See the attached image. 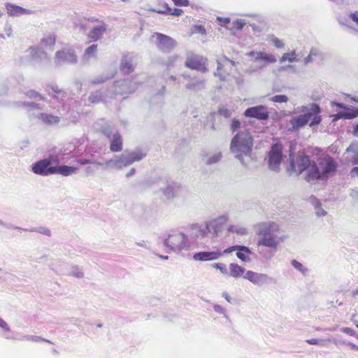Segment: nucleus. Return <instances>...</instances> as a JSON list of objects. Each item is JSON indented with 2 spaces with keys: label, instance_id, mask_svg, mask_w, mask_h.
<instances>
[{
  "label": "nucleus",
  "instance_id": "nucleus-56",
  "mask_svg": "<svg viewBox=\"0 0 358 358\" xmlns=\"http://www.w3.org/2000/svg\"><path fill=\"white\" fill-rule=\"evenodd\" d=\"M176 6H188L189 5V0H172Z\"/></svg>",
  "mask_w": 358,
  "mask_h": 358
},
{
  "label": "nucleus",
  "instance_id": "nucleus-2",
  "mask_svg": "<svg viewBox=\"0 0 358 358\" xmlns=\"http://www.w3.org/2000/svg\"><path fill=\"white\" fill-rule=\"evenodd\" d=\"M256 234L259 238L257 246H264L276 251L280 243L282 242L285 237H278L277 234L280 230L279 225L274 222H262L255 225Z\"/></svg>",
  "mask_w": 358,
  "mask_h": 358
},
{
  "label": "nucleus",
  "instance_id": "nucleus-23",
  "mask_svg": "<svg viewBox=\"0 0 358 358\" xmlns=\"http://www.w3.org/2000/svg\"><path fill=\"white\" fill-rule=\"evenodd\" d=\"M110 141V149L112 152H117L122 150V138L118 131L113 134Z\"/></svg>",
  "mask_w": 358,
  "mask_h": 358
},
{
  "label": "nucleus",
  "instance_id": "nucleus-11",
  "mask_svg": "<svg viewBox=\"0 0 358 358\" xmlns=\"http://www.w3.org/2000/svg\"><path fill=\"white\" fill-rule=\"evenodd\" d=\"M152 38H155V44L159 50L163 53H169L177 46V42L169 36L161 33H154Z\"/></svg>",
  "mask_w": 358,
  "mask_h": 358
},
{
  "label": "nucleus",
  "instance_id": "nucleus-10",
  "mask_svg": "<svg viewBox=\"0 0 358 358\" xmlns=\"http://www.w3.org/2000/svg\"><path fill=\"white\" fill-rule=\"evenodd\" d=\"M217 64L215 76L220 80H226L229 77L232 69L236 66V62L223 55L217 59Z\"/></svg>",
  "mask_w": 358,
  "mask_h": 358
},
{
  "label": "nucleus",
  "instance_id": "nucleus-21",
  "mask_svg": "<svg viewBox=\"0 0 358 358\" xmlns=\"http://www.w3.org/2000/svg\"><path fill=\"white\" fill-rule=\"evenodd\" d=\"M358 117V108L350 106L347 107L343 110L338 111L336 115L335 119L351 120Z\"/></svg>",
  "mask_w": 358,
  "mask_h": 358
},
{
  "label": "nucleus",
  "instance_id": "nucleus-8",
  "mask_svg": "<svg viewBox=\"0 0 358 358\" xmlns=\"http://www.w3.org/2000/svg\"><path fill=\"white\" fill-rule=\"evenodd\" d=\"M145 154L140 150H136L129 152H124L119 156H115L114 159L108 160L106 166H112L117 169H122L136 162H139L145 157Z\"/></svg>",
  "mask_w": 358,
  "mask_h": 358
},
{
  "label": "nucleus",
  "instance_id": "nucleus-42",
  "mask_svg": "<svg viewBox=\"0 0 358 358\" xmlns=\"http://www.w3.org/2000/svg\"><path fill=\"white\" fill-rule=\"evenodd\" d=\"M15 106L17 107H25L29 109H35L38 108V104L34 102L29 101H16L14 103Z\"/></svg>",
  "mask_w": 358,
  "mask_h": 358
},
{
  "label": "nucleus",
  "instance_id": "nucleus-55",
  "mask_svg": "<svg viewBox=\"0 0 358 358\" xmlns=\"http://www.w3.org/2000/svg\"><path fill=\"white\" fill-rule=\"evenodd\" d=\"M0 328H1L3 331L10 332V328L8 324L0 317Z\"/></svg>",
  "mask_w": 358,
  "mask_h": 358
},
{
  "label": "nucleus",
  "instance_id": "nucleus-6",
  "mask_svg": "<svg viewBox=\"0 0 358 358\" xmlns=\"http://www.w3.org/2000/svg\"><path fill=\"white\" fill-rule=\"evenodd\" d=\"M64 153L62 151L50 154L48 157L34 162L31 165V171L35 174L48 176L55 175L56 165L61 164Z\"/></svg>",
  "mask_w": 358,
  "mask_h": 358
},
{
  "label": "nucleus",
  "instance_id": "nucleus-25",
  "mask_svg": "<svg viewBox=\"0 0 358 358\" xmlns=\"http://www.w3.org/2000/svg\"><path fill=\"white\" fill-rule=\"evenodd\" d=\"M7 13L10 16H17L21 15H28L32 13V11L23 8L15 4L8 3L6 6Z\"/></svg>",
  "mask_w": 358,
  "mask_h": 358
},
{
  "label": "nucleus",
  "instance_id": "nucleus-49",
  "mask_svg": "<svg viewBox=\"0 0 358 358\" xmlns=\"http://www.w3.org/2000/svg\"><path fill=\"white\" fill-rule=\"evenodd\" d=\"M241 123L239 120L233 118L231 122L230 129L232 132H235L241 127Z\"/></svg>",
  "mask_w": 358,
  "mask_h": 358
},
{
  "label": "nucleus",
  "instance_id": "nucleus-30",
  "mask_svg": "<svg viewBox=\"0 0 358 358\" xmlns=\"http://www.w3.org/2000/svg\"><path fill=\"white\" fill-rule=\"evenodd\" d=\"M306 342L310 345H318L321 346H326L327 343H333L334 344H337L338 343V340L336 338H327V339H317V338H311L306 341Z\"/></svg>",
  "mask_w": 358,
  "mask_h": 358
},
{
  "label": "nucleus",
  "instance_id": "nucleus-57",
  "mask_svg": "<svg viewBox=\"0 0 358 358\" xmlns=\"http://www.w3.org/2000/svg\"><path fill=\"white\" fill-rule=\"evenodd\" d=\"M341 331L348 334V335H350V336H355V330H353L351 328H349V327H343Z\"/></svg>",
  "mask_w": 358,
  "mask_h": 358
},
{
  "label": "nucleus",
  "instance_id": "nucleus-19",
  "mask_svg": "<svg viewBox=\"0 0 358 358\" xmlns=\"http://www.w3.org/2000/svg\"><path fill=\"white\" fill-rule=\"evenodd\" d=\"M162 182L166 184L164 188L161 187L164 195L166 197V199L173 198L180 189V185L173 180H166L165 181L162 180Z\"/></svg>",
  "mask_w": 358,
  "mask_h": 358
},
{
  "label": "nucleus",
  "instance_id": "nucleus-59",
  "mask_svg": "<svg viewBox=\"0 0 358 358\" xmlns=\"http://www.w3.org/2000/svg\"><path fill=\"white\" fill-rule=\"evenodd\" d=\"M194 31H198V32L201 33L203 34L206 33V30H205L203 26H202V25H195V26H194Z\"/></svg>",
  "mask_w": 358,
  "mask_h": 358
},
{
  "label": "nucleus",
  "instance_id": "nucleus-31",
  "mask_svg": "<svg viewBox=\"0 0 358 358\" xmlns=\"http://www.w3.org/2000/svg\"><path fill=\"white\" fill-rule=\"evenodd\" d=\"M107 91H93L91 92L89 100L91 103H96L99 102H106V100L103 98V92H106ZM111 92L113 91H110Z\"/></svg>",
  "mask_w": 358,
  "mask_h": 358
},
{
  "label": "nucleus",
  "instance_id": "nucleus-3",
  "mask_svg": "<svg viewBox=\"0 0 358 358\" xmlns=\"http://www.w3.org/2000/svg\"><path fill=\"white\" fill-rule=\"evenodd\" d=\"M299 111L303 113V114L289 120V124L292 125L290 131H298L308 124L310 127H313L321 123V108L317 103H313L309 106H303Z\"/></svg>",
  "mask_w": 358,
  "mask_h": 358
},
{
  "label": "nucleus",
  "instance_id": "nucleus-14",
  "mask_svg": "<svg viewBox=\"0 0 358 358\" xmlns=\"http://www.w3.org/2000/svg\"><path fill=\"white\" fill-rule=\"evenodd\" d=\"M245 117L255 118L260 121L267 120L269 117V112L266 106L257 105L248 108L243 113Z\"/></svg>",
  "mask_w": 358,
  "mask_h": 358
},
{
  "label": "nucleus",
  "instance_id": "nucleus-53",
  "mask_svg": "<svg viewBox=\"0 0 358 358\" xmlns=\"http://www.w3.org/2000/svg\"><path fill=\"white\" fill-rule=\"evenodd\" d=\"M272 100L277 103H284L287 101L288 98L286 95L280 94L274 96Z\"/></svg>",
  "mask_w": 358,
  "mask_h": 358
},
{
  "label": "nucleus",
  "instance_id": "nucleus-64",
  "mask_svg": "<svg viewBox=\"0 0 358 358\" xmlns=\"http://www.w3.org/2000/svg\"><path fill=\"white\" fill-rule=\"evenodd\" d=\"M353 135L358 137V122L353 127Z\"/></svg>",
  "mask_w": 358,
  "mask_h": 358
},
{
  "label": "nucleus",
  "instance_id": "nucleus-63",
  "mask_svg": "<svg viewBox=\"0 0 358 358\" xmlns=\"http://www.w3.org/2000/svg\"><path fill=\"white\" fill-rule=\"evenodd\" d=\"M222 296L230 303H233V301H232V299L231 297L229 296V294L226 292H224L222 293Z\"/></svg>",
  "mask_w": 358,
  "mask_h": 358
},
{
  "label": "nucleus",
  "instance_id": "nucleus-41",
  "mask_svg": "<svg viewBox=\"0 0 358 358\" xmlns=\"http://www.w3.org/2000/svg\"><path fill=\"white\" fill-rule=\"evenodd\" d=\"M97 50L98 45L93 44L85 49L84 56L87 58L95 57L97 52Z\"/></svg>",
  "mask_w": 358,
  "mask_h": 358
},
{
  "label": "nucleus",
  "instance_id": "nucleus-51",
  "mask_svg": "<svg viewBox=\"0 0 358 358\" xmlns=\"http://www.w3.org/2000/svg\"><path fill=\"white\" fill-rule=\"evenodd\" d=\"M213 309L214 310L219 313V314H222V315H224V316L226 317V318H228V316L227 315V310L225 309V308H224L223 306H222L221 305H219V304H215L213 306Z\"/></svg>",
  "mask_w": 358,
  "mask_h": 358
},
{
  "label": "nucleus",
  "instance_id": "nucleus-13",
  "mask_svg": "<svg viewBox=\"0 0 358 358\" xmlns=\"http://www.w3.org/2000/svg\"><path fill=\"white\" fill-rule=\"evenodd\" d=\"M243 278L249 280L253 285L262 287L274 282V279L266 273L247 271Z\"/></svg>",
  "mask_w": 358,
  "mask_h": 358
},
{
  "label": "nucleus",
  "instance_id": "nucleus-22",
  "mask_svg": "<svg viewBox=\"0 0 358 358\" xmlns=\"http://www.w3.org/2000/svg\"><path fill=\"white\" fill-rule=\"evenodd\" d=\"M252 253L250 248L244 245H239L238 249L236 251V257L243 262L250 263L252 259L250 257V255Z\"/></svg>",
  "mask_w": 358,
  "mask_h": 358
},
{
  "label": "nucleus",
  "instance_id": "nucleus-24",
  "mask_svg": "<svg viewBox=\"0 0 358 358\" xmlns=\"http://www.w3.org/2000/svg\"><path fill=\"white\" fill-rule=\"evenodd\" d=\"M246 269L238 265L236 263H231L229 266V277H232L234 278H239L241 277L243 278V275L245 274Z\"/></svg>",
  "mask_w": 358,
  "mask_h": 358
},
{
  "label": "nucleus",
  "instance_id": "nucleus-61",
  "mask_svg": "<svg viewBox=\"0 0 358 358\" xmlns=\"http://www.w3.org/2000/svg\"><path fill=\"white\" fill-rule=\"evenodd\" d=\"M351 20L358 25V13L356 11L350 15Z\"/></svg>",
  "mask_w": 358,
  "mask_h": 358
},
{
  "label": "nucleus",
  "instance_id": "nucleus-7",
  "mask_svg": "<svg viewBox=\"0 0 358 358\" xmlns=\"http://www.w3.org/2000/svg\"><path fill=\"white\" fill-rule=\"evenodd\" d=\"M162 241L168 252L183 254V252H187L191 248L189 236L179 231H171L167 238H163Z\"/></svg>",
  "mask_w": 358,
  "mask_h": 358
},
{
  "label": "nucleus",
  "instance_id": "nucleus-20",
  "mask_svg": "<svg viewBox=\"0 0 358 358\" xmlns=\"http://www.w3.org/2000/svg\"><path fill=\"white\" fill-rule=\"evenodd\" d=\"M220 255L221 253L217 251H201L194 253L193 259L195 261H210L217 259Z\"/></svg>",
  "mask_w": 358,
  "mask_h": 358
},
{
  "label": "nucleus",
  "instance_id": "nucleus-58",
  "mask_svg": "<svg viewBox=\"0 0 358 358\" xmlns=\"http://www.w3.org/2000/svg\"><path fill=\"white\" fill-rule=\"evenodd\" d=\"M238 247H239V245H232L231 247L226 248L223 252L225 254H228V253L232 252L233 251H237V249H238Z\"/></svg>",
  "mask_w": 358,
  "mask_h": 358
},
{
  "label": "nucleus",
  "instance_id": "nucleus-62",
  "mask_svg": "<svg viewBox=\"0 0 358 358\" xmlns=\"http://www.w3.org/2000/svg\"><path fill=\"white\" fill-rule=\"evenodd\" d=\"M350 175L352 178L355 176L358 177V166H355L350 171Z\"/></svg>",
  "mask_w": 358,
  "mask_h": 358
},
{
  "label": "nucleus",
  "instance_id": "nucleus-1",
  "mask_svg": "<svg viewBox=\"0 0 358 358\" xmlns=\"http://www.w3.org/2000/svg\"><path fill=\"white\" fill-rule=\"evenodd\" d=\"M338 168V162L330 155H326L319 159L318 164L313 162L312 168L306 174V180L308 182L313 180L326 181L335 175Z\"/></svg>",
  "mask_w": 358,
  "mask_h": 358
},
{
  "label": "nucleus",
  "instance_id": "nucleus-35",
  "mask_svg": "<svg viewBox=\"0 0 358 358\" xmlns=\"http://www.w3.org/2000/svg\"><path fill=\"white\" fill-rule=\"evenodd\" d=\"M56 43V37L55 34H49L43 37L41 43L45 47H53Z\"/></svg>",
  "mask_w": 358,
  "mask_h": 358
},
{
  "label": "nucleus",
  "instance_id": "nucleus-27",
  "mask_svg": "<svg viewBox=\"0 0 358 358\" xmlns=\"http://www.w3.org/2000/svg\"><path fill=\"white\" fill-rule=\"evenodd\" d=\"M76 167L68 165H60V164H58V165H56L55 174L69 176L76 173Z\"/></svg>",
  "mask_w": 358,
  "mask_h": 358
},
{
  "label": "nucleus",
  "instance_id": "nucleus-60",
  "mask_svg": "<svg viewBox=\"0 0 358 358\" xmlns=\"http://www.w3.org/2000/svg\"><path fill=\"white\" fill-rule=\"evenodd\" d=\"M273 42L275 45V46L278 48H280L283 46V43L280 40L278 39V38H275L273 40Z\"/></svg>",
  "mask_w": 358,
  "mask_h": 358
},
{
  "label": "nucleus",
  "instance_id": "nucleus-52",
  "mask_svg": "<svg viewBox=\"0 0 358 358\" xmlns=\"http://www.w3.org/2000/svg\"><path fill=\"white\" fill-rule=\"evenodd\" d=\"M26 96L31 99H42V96L37 91H27Z\"/></svg>",
  "mask_w": 358,
  "mask_h": 358
},
{
  "label": "nucleus",
  "instance_id": "nucleus-38",
  "mask_svg": "<svg viewBox=\"0 0 358 358\" xmlns=\"http://www.w3.org/2000/svg\"><path fill=\"white\" fill-rule=\"evenodd\" d=\"M296 60V54L294 50L283 54L282 56L281 57V58L280 59V61L281 63H283L285 62H293Z\"/></svg>",
  "mask_w": 358,
  "mask_h": 358
},
{
  "label": "nucleus",
  "instance_id": "nucleus-44",
  "mask_svg": "<svg viewBox=\"0 0 358 358\" xmlns=\"http://www.w3.org/2000/svg\"><path fill=\"white\" fill-rule=\"evenodd\" d=\"M245 24V23L244 20L241 19H238L236 20L233 21L232 26L228 28L231 31L241 30Z\"/></svg>",
  "mask_w": 358,
  "mask_h": 358
},
{
  "label": "nucleus",
  "instance_id": "nucleus-36",
  "mask_svg": "<svg viewBox=\"0 0 358 358\" xmlns=\"http://www.w3.org/2000/svg\"><path fill=\"white\" fill-rule=\"evenodd\" d=\"M24 231H30V232H37L38 234H41L48 236H50L52 235L51 231L44 227H32L30 229H24Z\"/></svg>",
  "mask_w": 358,
  "mask_h": 358
},
{
  "label": "nucleus",
  "instance_id": "nucleus-46",
  "mask_svg": "<svg viewBox=\"0 0 358 358\" xmlns=\"http://www.w3.org/2000/svg\"><path fill=\"white\" fill-rule=\"evenodd\" d=\"M212 267L219 270L223 275H229V269L226 264L223 263H214L212 264Z\"/></svg>",
  "mask_w": 358,
  "mask_h": 358
},
{
  "label": "nucleus",
  "instance_id": "nucleus-28",
  "mask_svg": "<svg viewBox=\"0 0 358 358\" xmlns=\"http://www.w3.org/2000/svg\"><path fill=\"white\" fill-rule=\"evenodd\" d=\"M310 201L313 203L316 210L315 214L317 217H323L325 216L327 213L322 208V204L320 201L317 199L314 195H311L310 196Z\"/></svg>",
  "mask_w": 358,
  "mask_h": 358
},
{
  "label": "nucleus",
  "instance_id": "nucleus-29",
  "mask_svg": "<svg viewBox=\"0 0 358 358\" xmlns=\"http://www.w3.org/2000/svg\"><path fill=\"white\" fill-rule=\"evenodd\" d=\"M39 119L47 124H56L60 121L59 117L47 113H41Z\"/></svg>",
  "mask_w": 358,
  "mask_h": 358
},
{
  "label": "nucleus",
  "instance_id": "nucleus-39",
  "mask_svg": "<svg viewBox=\"0 0 358 358\" xmlns=\"http://www.w3.org/2000/svg\"><path fill=\"white\" fill-rule=\"evenodd\" d=\"M120 70L126 74H129L134 71V66L131 62L124 61L121 64Z\"/></svg>",
  "mask_w": 358,
  "mask_h": 358
},
{
  "label": "nucleus",
  "instance_id": "nucleus-33",
  "mask_svg": "<svg viewBox=\"0 0 358 358\" xmlns=\"http://www.w3.org/2000/svg\"><path fill=\"white\" fill-rule=\"evenodd\" d=\"M164 91H157L152 96L150 104L155 106L162 103L164 99Z\"/></svg>",
  "mask_w": 358,
  "mask_h": 358
},
{
  "label": "nucleus",
  "instance_id": "nucleus-45",
  "mask_svg": "<svg viewBox=\"0 0 358 358\" xmlns=\"http://www.w3.org/2000/svg\"><path fill=\"white\" fill-rule=\"evenodd\" d=\"M22 339L26 340V341H29L31 342H36V343L41 342V341L50 343V341L49 340L45 339L41 336H33V335H25L23 336V338Z\"/></svg>",
  "mask_w": 358,
  "mask_h": 358
},
{
  "label": "nucleus",
  "instance_id": "nucleus-16",
  "mask_svg": "<svg viewBox=\"0 0 358 358\" xmlns=\"http://www.w3.org/2000/svg\"><path fill=\"white\" fill-rule=\"evenodd\" d=\"M185 65L190 69L201 72H206L208 71L207 59L198 55L188 57L185 61Z\"/></svg>",
  "mask_w": 358,
  "mask_h": 358
},
{
  "label": "nucleus",
  "instance_id": "nucleus-37",
  "mask_svg": "<svg viewBox=\"0 0 358 358\" xmlns=\"http://www.w3.org/2000/svg\"><path fill=\"white\" fill-rule=\"evenodd\" d=\"M296 160L294 158L293 153H290L289 156V164L287 167V171L289 175L292 174L296 171Z\"/></svg>",
  "mask_w": 358,
  "mask_h": 358
},
{
  "label": "nucleus",
  "instance_id": "nucleus-50",
  "mask_svg": "<svg viewBox=\"0 0 358 358\" xmlns=\"http://www.w3.org/2000/svg\"><path fill=\"white\" fill-rule=\"evenodd\" d=\"M102 133L110 139L114 134L113 129L110 126H106L102 128Z\"/></svg>",
  "mask_w": 358,
  "mask_h": 358
},
{
  "label": "nucleus",
  "instance_id": "nucleus-4",
  "mask_svg": "<svg viewBox=\"0 0 358 358\" xmlns=\"http://www.w3.org/2000/svg\"><path fill=\"white\" fill-rule=\"evenodd\" d=\"M222 220L225 222L226 217H220L217 220L206 222L204 224H193L189 228H187L186 235L189 236L191 247L198 244L199 240L206 237L208 234L217 235L221 229L219 222Z\"/></svg>",
  "mask_w": 358,
  "mask_h": 358
},
{
  "label": "nucleus",
  "instance_id": "nucleus-48",
  "mask_svg": "<svg viewBox=\"0 0 358 358\" xmlns=\"http://www.w3.org/2000/svg\"><path fill=\"white\" fill-rule=\"evenodd\" d=\"M217 113L220 116H222L225 118H228V117H231V110L225 107H220L217 110Z\"/></svg>",
  "mask_w": 358,
  "mask_h": 358
},
{
  "label": "nucleus",
  "instance_id": "nucleus-32",
  "mask_svg": "<svg viewBox=\"0 0 358 358\" xmlns=\"http://www.w3.org/2000/svg\"><path fill=\"white\" fill-rule=\"evenodd\" d=\"M228 231L235 233L240 236H245L248 234V229L238 225H230L228 227Z\"/></svg>",
  "mask_w": 358,
  "mask_h": 358
},
{
  "label": "nucleus",
  "instance_id": "nucleus-18",
  "mask_svg": "<svg viewBox=\"0 0 358 358\" xmlns=\"http://www.w3.org/2000/svg\"><path fill=\"white\" fill-rule=\"evenodd\" d=\"M297 171L299 174L302 173L306 170H309L312 168L313 164V160L310 159V157L304 154H299L296 157Z\"/></svg>",
  "mask_w": 358,
  "mask_h": 358
},
{
  "label": "nucleus",
  "instance_id": "nucleus-34",
  "mask_svg": "<svg viewBox=\"0 0 358 358\" xmlns=\"http://www.w3.org/2000/svg\"><path fill=\"white\" fill-rule=\"evenodd\" d=\"M222 157V154L221 152H218L213 155L208 156L206 157L205 164L206 165H212L219 162Z\"/></svg>",
  "mask_w": 358,
  "mask_h": 358
},
{
  "label": "nucleus",
  "instance_id": "nucleus-17",
  "mask_svg": "<svg viewBox=\"0 0 358 358\" xmlns=\"http://www.w3.org/2000/svg\"><path fill=\"white\" fill-rule=\"evenodd\" d=\"M107 27L108 25L103 21H101V24L91 29L87 34L89 42H96L101 40L104 34L107 31Z\"/></svg>",
  "mask_w": 358,
  "mask_h": 358
},
{
  "label": "nucleus",
  "instance_id": "nucleus-40",
  "mask_svg": "<svg viewBox=\"0 0 358 358\" xmlns=\"http://www.w3.org/2000/svg\"><path fill=\"white\" fill-rule=\"evenodd\" d=\"M158 13L179 16V15H182V13H183V10L182 9H180V8H174L173 10H172L166 4V6H165V10H159Z\"/></svg>",
  "mask_w": 358,
  "mask_h": 358
},
{
  "label": "nucleus",
  "instance_id": "nucleus-26",
  "mask_svg": "<svg viewBox=\"0 0 358 358\" xmlns=\"http://www.w3.org/2000/svg\"><path fill=\"white\" fill-rule=\"evenodd\" d=\"M250 56H255V59L263 62L264 64H271L276 62V58L272 55H268L264 52H252L249 54Z\"/></svg>",
  "mask_w": 358,
  "mask_h": 358
},
{
  "label": "nucleus",
  "instance_id": "nucleus-54",
  "mask_svg": "<svg viewBox=\"0 0 358 358\" xmlns=\"http://www.w3.org/2000/svg\"><path fill=\"white\" fill-rule=\"evenodd\" d=\"M217 20L219 22V24L222 27H227L230 22V19L228 17H218Z\"/></svg>",
  "mask_w": 358,
  "mask_h": 358
},
{
  "label": "nucleus",
  "instance_id": "nucleus-5",
  "mask_svg": "<svg viewBox=\"0 0 358 358\" xmlns=\"http://www.w3.org/2000/svg\"><path fill=\"white\" fill-rule=\"evenodd\" d=\"M253 146V137L250 131L243 130L238 131L230 143V151L241 162L243 157L249 155Z\"/></svg>",
  "mask_w": 358,
  "mask_h": 358
},
{
  "label": "nucleus",
  "instance_id": "nucleus-12",
  "mask_svg": "<svg viewBox=\"0 0 358 358\" xmlns=\"http://www.w3.org/2000/svg\"><path fill=\"white\" fill-rule=\"evenodd\" d=\"M75 162L82 166L89 164L85 169V173L87 176L93 175L96 172L98 166L106 165L103 163L96 162L94 155L86 152L77 155L75 157Z\"/></svg>",
  "mask_w": 358,
  "mask_h": 358
},
{
  "label": "nucleus",
  "instance_id": "nucleus-9",
  "mask_svg": "<svg viewBox=\"0 0 358 358\" xmlns=\"http://www.w3.org/2000/svg\"><path fill=\"white\" fill-rule=\"evenodd\" d=\"M283 157L282 144L279 142L273 143L268 153V166L269 169L274 172H278Z\"/></svg>",
  "mask_w": 358,
  "mask_h": 358
},
{
  "label": "nucleus",
  "instance_id": "nucleus-43",
  "mask_svg": "<svg viewBox=\"0 0 358 358\" xmlns=\"http://www.w3.org/2000/svg\"><path fill=\"white\" fill-rule=\"evenodd\" d=\"M291 264L294 268L300 271L303 275H305L308 271V269L306 267H305L301 262L296 261V259H293L291 262Z\"/></svg>",
  "mask_w": 358,
  "mask_h": 358
},
{
  "label": "nucleus",
  "instance_id": "nucleus-47",
  "mask_svg": "<svg viewBox=\"0 0 358 358\" xmlns=\"http://www.w3.org/2000/svg\"><path fill=\"white\" fill-rule=\"evenodd\" d=\"M70 275L77 278H82L84 276L82 269L77 266L72 267Z\"/></svg>",
  "mask_w": 358,
  "mask_h": 358
},
{
  "label": "nucleus",
  "instance_id": "nucleus-15",
  "mask_svg": "<svg viewBox=\"0 0 358 358\" xmlns=\"http://www.w3.org/2000/svg\"><path fill=\"white\" fill-rule=\"evenodd\" d=\"M55 60L59 64H74L78 62V57L73 49L64 48L56 52Z\"/></svg>",
  "mask_w": 358,
  "mask_h": 358
}]
</instances>
